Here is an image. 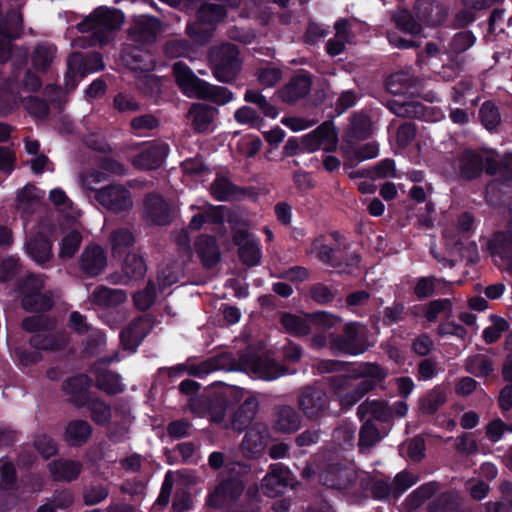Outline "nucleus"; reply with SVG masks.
Here are the masks:
<instances>
[{"label": "nucleus", "instance_id": "c9c22d12", "mask_svg": "<svg viewBox=\"0 0 512 512\" xmlns=\"http://www.w3.org/2000/svg\"><path fill=\"white\" fill-rule=\"evenodd\" d=\"M86 408L89 417L96 425L105 427L110 424L112 419V409L110 404L102 400L96 393L87 401Z\"/></svg>", "mask_w": 512, "mask_h": 512}, {"label": "nucleus", "instance_id": "774afa93", "mask_svg": "<svg viewBox=\"0 0 512 512\" xmlns=\"http://www.w3.org/2000/svg\"><path fill=\"white\" fill-rule=\"evenodd\" d=\"M82 242V235L77 230H72L66 234L60 243V257L72 258L78 251Z\"/></svg>", "mask_w": 512, "mask_h": 512}, {"label": "nucleus", "instance_id": "393cba45", "mask_svg": "<svg viewBox=\"0 0 512 512\" xmlns=\"http://www.w3.org/2000/svg\"><path fill=\"white\" fill-rule=\"evenodd\" d=\"M92 425L83 419L70 420L64 430L63 438L70 447H82L92 437Z\"/></svg>", "mask_w": 512, "mask_h": 512}, {"label": "nucleus", "instance_id": "1a4fd4ad", "mask_svg": "<svg viewBox=\"0 0 512 512\" xmlns=\"http://www.w3.org/2000/svg\"><path fill=\"white\" fill-rule=\"evenodd\" d=\"M124 21L123 13L116 8L98 7L87 18L78 24L80 32L115 31Z\"/></svg>", "mask_w": 512, "mask_h": 512}, {"label": "nucleus", "instance_id": "052dcab7", "mask_svg": "<svg viewBox=\"0 0 512 512\" xmlns=\"http://www.w3.org/2000/svg\"><path fill=\"white\" fill-rule=\"evenodd\" d=\"M238 257L242 264L247 267H255L260 264L262 251L258 239L241 245L238 249Z\"/></svg>", "mask_w": 512, "mask_h": 512}, {"label": "nucleus", "instance_id": "412c9836", "mask_svg": "<svg viewBox=\"0 0 512 512\" xmlns=\"http://www.w3.org/2000/svg\"><path fill=\"white\" fill-rule=\"evenodd\" d=\"M273 427L282 433H292L300 428L302 416L291 405H277L273 409Z\"/></svg>", "mask_w": 512, "mask_h": 512}, {"label": "nucleus", "instance_id": "69168bd1", "mask_svg": "<svg viewBox=\"0 0 512 512\" xmlns=\"http://www.w3.org/2000/svg\"><path fill=\"white\" fill-rule=\"evenodd\" d=\"M54 58L52 47L46 44L36 46L32 55V64L38 71L45 72L50 67Z\"/></svg>", "mask_w": 512, "mask_h": 512}, {"label": "nucleus", "instance_id": "9b49d317", "mask_svg": "<svg viewBox=\"0 0 512 512\" xmlns=\"http://www.w3.org/2000/svg\"><path fill=\"white\" fill-rule=\"evenodd\" d=\"M301 143L308 152H315L323 147L325 152L336 151L338 144V133L334 122L326 120L316 129L304 135Z\"/></svg>", "mask_w": 512, "mask_h": 512}, {"label": "nucleus", "instance_id": "423d86ee", "mask_svg": "<svg viewBox=\"0 0 512 512\" xmlns=\"http://www.w3.org/2000/svg\"><path fill=\"white\" fill-rule=\"evenodd\" d=\"M329 346L334 353L356 356L367 350L366 338L356 323L344 325L341 334L329 335Z\"/></svg>", "mask_w": 512, "mask_h": 512}, {"label": "nucleus", "instance_id": "f3484780", "mask_svg": "<svg viewBox=\"0 0 512 512\" xmlns=\"http://www.w3.org/2000/svg\"><path fill=\"white\" fill-rule=\"evenodd\" d=\"M144 217L155 226H166L172 222L171 208L163 196L148 193L144 199Z\"/></svg>", "mask_w": 512, "mask_h": 512}, {"label": "nucleus", "instance_id": "b1692460", "mask_svg": "<svg viewBox=\"0 0 512 512\" xmlns=\"http://www.w3.org/2000/svg\"><path fill=\"white\" fill-rule=\"evenodd\" d=\"M23 28V16L16 9H10L0 17V37L7 44V47L12 41L21 38Z\"/></svg>", "mask_w": 512, "mask_h": 512}, {"label": "nucleus", "instance_id": "dca6fc26", "mask_svg": "<svg viewBox=\"0 0 512 512\" xmlns=\"http://www.w3.org/2000/svg\"><path fill=\"white\" fill-rule=\"evenodd\" d=\"M244 485L237 478L220 481L207 498V505L212 508H222L235 502L243 493Z\"/></svg>", "mask_w": 512, "mask_h": 512}, {"label": "nucleus", "instance_id": "49530a36", "mask_svg": "<svg viewBox=\"0 0 512 512\" xmlns=\"http://www.w3.org/2000/svg\"><path fill=\"white\" fill-rule=\"evenodd\" d=\"M284 329L293 336H306L311 333L310 320L307 317H301L292 313H284L280 319Z\"/></svg>", "mask_w": 512, "mask_h": 512}, {"label": "nucleus", "instance_id": "4be33fe9", "mask_svg": "<svg viewBox=\"0 0 512 512\" xmlns=\"http://www.w3.org/2000/svg\"><path fill=\"white\" fill-rule=\"evenodd\" d=\"M288 485V471L281 463L270 465L268 473L262 480L263 493L268 497H276L284 493Z\"/></svg>", "mask_w": 512, "mask_h": 512}, {"label": "nucleus", "instance_id": "a211bd4d", "mask_svg": "<svg viewBox=\"0 0 512 512\" xmlns=\"http://www.w3.org/2000/svg\"><path fill=\"white\" fill-rule=\"evenodd\" d=\"M169 153L166 143H150L133 158V165L140 170H156L160 168Z\"/></svg>", "mask_w": 512, "mask_h": 512}, {"label": "nucleus", "instance_id": "37998d69", "mask_svg": "<svg viewBox=\"0 0 512 512\" xmlns=\"http://www.w3.org/2000/svg\"><path fill=\"white\" fill-rule=\"evenodd\" d=\"M360 485L375 500H387L391 495L394 497L392 484L386 480L377 479L368 474L360 481Z\"/></svg>", "mask_w": 512, "mask_h": 512}, {"label": "nucleus", "instance_id": "9d476101", "mask_svg": "<svg viewBox=\"0 0 512 512\" xmlns=\"http://www.w3.org/2000/svg\"><path fill=\"white\" fill-rule=\"evenodd\" d=\"M96 201L113 213L128 212L133 207L130 190L121 184H110L96 191Z\"/></svg>", "mask_w": 512, "mask_h": 512}, {"label": "nucleus", "instance_id": "0e129e2a", "mask_svg": "<svg viewBox=\"0 0 512 512\" xmlns=\"http://www.w3.org/2000/svg\"><path fill=\"white\" fill-rule=\"evenodd\" d=\"M234 119L241 125H249L251 128L260 129L264 125V119L250 106H242L234 113Z\"/></svg>", "mask_w": 512, "mask_h": 512}, {"label": "nucleus", "instance_id": "a18cd8bd", "mask_svg": "<svg viewBox=\"0 0 512 512\" xmlns=\"http://www.w3.org/2000/svg\"><path fill=\"white\" fill-rule=\"evenodd\" d=\"M122 272L127 283L128 280H141L145 277L147 272V265L144 258L134 253H128L122 265Z\"/></svg>", "mask_w": 512, "mask_h": 512}, {"label": "nucleus", "instance_id": "473e14b6", "mask_svg": "<svg viewBox=\"0 0 512 512\" xmlns=\"http://www.w3.org/2000/svg\"><path fill=\"white\" fill-rule=\"evenodd\" d=\"M487 249L493 257L503 261L512 258V233L510 231H496L487 243Z\"/></svg>", "mask_w": 512, "mask_h": 512}, {"label": "nucleus", "instance_id": "f704fd0d", "mask_svg": "<svg viewBox=\"0 0 512 512\" xmlns=\"http://www.w3.org/2000/svg\"><path fill=\"white\" fill-rule=\"evenodd\" d=\"M95 386L109 396L118 395L125 390L120 375L108 369H100L95 372Z\"/></svg>", "mask_w": 512, "mask_h": 512}, {"label": "nucleus", "instance_id": "2eb2a0df", "mask_svg": "<svg viewBox=\"0 0 512 512\" xmlns=\"http://www.w3.org/2000/svg\"><path fill=\"white\" fill-rule=\"evenodd\" d=\"M78 266L86 278L97 277L107 266L106 252L99 244H89L84 247L78 260Z\"/></svg>", "mask_w": 512, "mask_h": 512}, {"label": "nucleus", "instance_id": "c03bdc74", "mask_svg": "<svg viewBox=\"0 0 512 512\" xmlns=\"http://www.w3.org/2000/svg\"><path fill=\"white\" fill-rule=\"evenodd\" d=\"M29 344L32 348L38 351H53L59 352L66 347L64 338L51 333H36L29 339Z\"/></svg>", "mask_w": 512, "mask_h": 512}, {"label": "nucleus", "instance_id": "0eeeda50", "mask_svg": "<svg viewBox=\"0 0 512 512\" xmlns=\"http://www.w3.org/2000/svg\"><path fill=\"white\" fill-rule=\"evenodd\" d=\"M459 175L465 181H473L481 177L485 170L488 175L497 171V162L492 158L484 160L483 155L472 148H465L458 155Z\"/></svg>", "mask_w": 512, "mask_h": 512}, {"label": "nucleus", "instance_id": "6e6d98bb", "mask_svg": "<svg viewBox=\"0 0 512 512\" xmlns=\"http://www.w3.org/2000/svg\"><path fill=\"white\" fill-rule=\"evenodd\" d=\"M388 109L395 115L403 118H415L423 112V105L417 101L389 100Z\"/></svg>", "mask_w": 512, "mask_h": 512}, {"label": "nucleus", "instance_id": "bf43d9fd", "mask_svg": "<svg viewBox=\"0 0 512 512\" xmlns=\"http://www.w3.org/2000/svg\"><path fill=\"white\" fill-rule=\"evenodd\" d=\"M491 326L486 327L482 332V338L486 344L496 343L502 336V333L509 329L508 321L498 315H490Z\"/></svg>", "mask_w": 512, "mask_h": 512}, {"label": "nucleus", "instance_id": "a878e982", "mask_svg": "<svg viewBox=\"0 0 512 512\" xmlns=\"http://www.w3.org/2000/svg\"><path fill=\"white\" fill-rule=\"evenodd\" d=\"M147 334L148 330L143 326L142 318L132 320L120 331L119 338L122 348L136 352Z\"/></svg>", "mask_w": 512, "mask_h": 512}, {"label": "nucleus", "instance_id": "f8f14e48", "mask_svg": "<svg viewBox=\"0 0 512 512\" xmlns=\"http://www.w3.org/2000/svg\"><path fill=\"white\" fill-rule=\"evenodd\" d=\"M171 74L175 85L184 96L199 99L207 81L199 78L183 61L172 64Z\"/></svg>", "mask_w": 512, "mask_h": 512}, {"label": "nucleus", "instance_id": "3c124183", "mask_svg": "<svg viewBox=\"0 0 512 512\" xmlns=\"http://www.w3.org/2000/svg\"><path fill=\"white\" fill-rule=\"evenodd\" d=\"M415 80L407 74L394 73L385 81L386 90L393 95H406L411 93Z\"/></svg>", "mask_w": 512, "mask_h": 512}, {"label": "nucleus", "instance_id": "680f3d73", "mask_svg": "<svg viewBox=\"0 0 512 512\" xmlns=\"http://www.w3.org/2000/svg\"><path fill=\"white\" fill-rule=\"evenodd\" d=\"M21 326L24 331L36 334L52 330L55 321L47 315L40 314L25 317Z\"/></svg>", "mask_w": 512, "mask_h": 512}, {"label": "nucleus", "instance_id": "338daca9", "mask_svg": "<svg viewBox=\"0 0 512 512\" xmlns=\"http://www.w3.org/2000/svg\"><path fill=\"white\" fill-rule=\"evenodd\" d=\"M135 242L133 233L126 228H119L111 234V245L113 253H121L124 250L132 247Z\"/></svg>", "mask_w": 512, "mask_h": 512}, {"label": "nucleus", "instance_id": "4468645a", "mask_svg": "<svg viewBox=\"0 0 512 512\" xmlns=\"http://www.w3.org/2000/svg\"><path fill=\"white\" fill-rule=\"evenodd\" d=\"M357 481L354 469L342 464H328L319 475V482L331 489L344 491L352 488Z\"/></svg>", "mask_w": 512, "mask_h": 512}, {"label": "nucleus", "instance_id": "7ed1b4c3", "mask_svg": "<svg viewBox=\"0 0 512 512\" xmlns=\"http://www.w3.org/2000/svg\"><path fill=\"white\" fill-rule=\"evenodd\" d=\"M239 48L232 43H224L210 51L209 61L214 77L222 83H231L241 70Z\"/></svg>", "mask_w": 512, "mask_h": 512}, {"label": "nucleus", "instance_id": "de8ad7c7", "mask_svg": "<svg viewBox=\"0 0 512 512\" xmlns=\"http://www.w3.org/2000/svg\"><path fill=\"white\" fill-rule=\"evenodd\" d=\"M226 13L224 5L204 3L196 11V19L216 28V24L225 18Z\"/></svg>", "mask_w": 512, "mask_h": 512}, {"label": "nucleus", "instance_id": "c85d7f7f", "mask_svg": "<svg viewBox=\"0 0 512 512\" xmlns=\"http://www.w3.org/2000/svg\"><path fill=\"white\" fill-rule=\"evenodd\" d=\"M26 251L36 263L42 266L53 257L52 243L43 233H37L27 241Z\"/></svg>", "mask_w": 512, "mask_h": 512}, {"label": "nucleus", "instance_id": "2f4dec72", "mask_svg": "<svg viewBox=\"0 0 512 512\" xmlns=\"http://www.w3.org/2000/svg\"><path fill=\"white\" fill-rule=\"evenodd\" d=\"M245 431L241 450L247 458H258L266 446V433L265 431L261 432L255 427L248 428Z\"/></svg>", "mask_w": 512, "mask_h": 512}, {"label": "nucleus", "instance_id": "4c0bfd02", "mask_svg": "<svg viewBox=\"0 0 512 512\" xmlns=\"http://www.w3.org/2000/svg\"><path fill=\"white\" fill-rule=\"evenodd\" d=\"M91 298L97 306L116 307L126 301L127 295L121 289L99 286L93 291Z\"/></svg>", "mask_w": 512, "mask_h": 512}, {"label": "nucleus", "instance_id": "4d7b16f0", "mask_svg": "<svg viewBox=\"0 0 512 512\" xmlns=\"http://www.w3.org/2000/svg\"><path fill=\"white\" fill-rule=\"evenodd\" d=\"M157 298L156 285L149 279L144 289L133 294V303L137 310L145 312L155 303Z\"/></svg>", "mask_w": 512, "mask_h": 512}, {"label": "nucleus", "instance_id": "c756f323", "mask_svg": "<svg viewBox=\"0 0 512 512\" xmlns=\"http://www.w3.org/2000/svg\"><path fill=\"white\" fill-rule=\"evenodd\" d=\"M48 470L54 481L72 482L80 475L82 465L74 460L56 459L48 464Z\"/></svg>", "mask_w": 512, "mask_h": 512}, {"label": "nucleus", "instance_id": "5fc2aeb1", "mask_svg": "<svg viewBox=\"0 0 512 512\" xmlns=\"http://www.w3.org/2000/svg\"><path fill=\"white\" fill-rule=\"evenodd\" d=\"M244 101L255 104L265 117L275 119L279 114L278 109L260 91L247 89L244 93Z\"/></svg>", "mask_w": 512, "mask_h": 512}, {"label": "nucleus", "instance_id": "e2e57ef3", "mask_svg": "<svg viewBox=\"0 0 512 512\" xmlns=\"http://www.w3.org/2000/svg\"><path fill=\"white\" fill-rule=\"evenodd\" d=\"M479 118L482 125L489 131L496 129L501 122L498 107L492 101H485L479 109Z\"/></svg>", "mask_w": 512, "mask_h": 512}, {"label": "nucleus", "instance_id": "ea45409f", "mask_svg": "<svg viewBox=\"0 0 512 512\" xmlns=\"http://www.w3.org/2000/svg\"><path fill=\"white\" fill-rule=\"evenodd\" d=\"M396 28L405 34L412 36L422 32V25L414 18L410 10L406 8L396 9L391 16Z\"/></svg>", "mask_w": 512, "mask_h": 512}, {"label": "nucleus", "instance_id": "58836bf2", "mask_svg": "<svg viewBox=\"0 0 512 512\" xmlns=\"http://www.w3.org/2000/svg\"><path fill=\"white\" fill-rule=\"evenodd\" d=\"M163 52L167 58L193 60L197 54V48L189 39H170L165 43Z\"/></svg>", "mask_w": 512, "mask_h": 512}, {"label": "nucleus", "instance_id": "13d9d810", "mask_svg": "<svg viewBox=\"0 0 512 512\" xmlns=\"http://www.w3.org/2000/svg\"><path fill=\"white\" fill-rule=\"evenodd\" d=\"M310 320L311 328L314 327L321 332H326L332 328L340 326L342 319L327 311H317L307 314Z\"/></svg>", "mask_w": 512, "mask_h": 512}, {"label": "nucleus", "instance_id": "6e6552de", "mask_svg": "<svg viewBox=\"0 0 512 512\" xmlns=\"http://www.w3.org/2000/svg\"><path fill=\"white\" fill-rule=\"evenodd\" d=\"M297 404L308 419L317 420L326 414L330 399L323 388L308 385L300 389L297 395Z\"/></svg>", "mask_w": 512, "mask_h": 512}, {"label": "nucleus", "instance_id": "5701e85b", "mask_svg": "<svg viewBox=\"0 0 512 512\" xmlns=\"http://www.w3.org/2000/svg\"><path fill=\"white\" fill-rule=\"evenodd\" d=\"M357 415L361 421L372 419V422H392V409L385 400L367 398L358 406Z\"/></svg>", "mask_w": 512, "mask_h": 512}, {"label": "nucleus", "instance_id": "f03ea898", "mask_svg": "<svg viewBox=\"0 0 512 512\" xmlns=\"http://www.w3.org/2000/svg\"><path fill=\"white\" fill-rule=\"evenodd\" d=\"M324 236L315 238L308 254H316V258L323 264L330 266L337 270L338 274H352L359 268L362 257L360 253L348 251L346 245L341 247H332L323 243Z\"/></svg>", "mask_w": 512, "mask_h": 512}, {"label": "nucleus", "instance_id": "7c9ffc66", "mask_svg": "<svg viewBox=\"0 0 512 512\" xmlns=\"http://www.w3.org/2000/svg\"><path fill=\"white\" fill-rule=\"evenodd\" d=\"M446 401L447 393L445 389L442 386L437 385L419 398L418 412L422 416H432L446 403Z\"/></svg>", "mask_w": 512, "mask_h": 512}, {"label": "nucleus", "instance_id": "8fccbe9b", "mask_svg": "<svg viewBox=\"0 0 512 512\" xmlns=\"http://www.w3.org/2000/svg\"><path fill=\"white\" fill-rule=\"evenodd\" d=\"M233 92L224 86H218L206 82L199 99L211 101L219 106L225 105L233 100Z\"/></svg>", "mask_w": 512, "mask_h": 512}, {"label": "nucleus", "instance_id": "79ce46f5", "mask_svg": "<svg viewBox=\"0 0 512 512\" xmlns=\"http://www.w3.org/2000/svg\"><path fill=\"white\" fill-rule=\"evenodd\" d=\"M104 68L102 55L98 52L89 53L85 57H82L78 63V67L75 69L73 60L68 61V73L65 79L69 77L70 73H78L81 77L86 76L89 73L100 71ZM66 84L68 82L66 81Z\"/></svg>", "mask_w": 512, "mask_h": 512}, {"label": "nucleus", "instance_id": "cd10ccee", "mask_svg": "<svg viewBox=\"0 0 512 512\" xmlns=\"http://www.w3.org/2000/svg\"><path fill=\"white\" fill-rule=\"evenodd\" d=\"M258 410V401L256 398L247 397L236 409L231 420V426L234 431L243 432L251 428V423Z\"/></svg>", "mask_w": 512, "mask_h": 512}, {"label": "nucleus", "instance_id": "aec40b11", "mask_svg": "<svg viewBox=\"0 0 512 512\" xmlns=\"http://www.w3.org/2000/svg\"><path fill=\"white\" fill-rule=\"evenodd\" d=\"M195 251L206 269L214 268L221 260L218 241L215 236L199 235L194 242Z\"/></svg>", "mask_w": 512, "mask_h": 512}, {"label": "nucleus", "instance_id": "ddd939ff", "mask_svg": "<svg viewBox=\"0 0 512 512\" xmlns=\"http://www.w3.org/2000/svg\"><path fill=\"white\" fill-rule=\"evenodd\" d=\"M93 379L84 373L67 377L62 383V390L68 396V402L75 408L81 409L95 394L91 391Z\"/></svg>", "mask_w": 512, "mask_h": 512}, {"label": "nucleus", "instance_id": "e433bc0d", "mask_svg": "<svg viewBox=\"0 0 512 512\" xmlns=\"http://www.w3.org/2000/svg\"><path fill=\"white\" fill-rule=\"evenodd\" d=\"M217 109L205 103H194L189 109L192 126L197 132H205L212 123Z\"/></svg>", "mask_w": 512, "mask_h": 512}, {"label": "nucleus", "instance_id": "f257e3e1", "mask_svg": "<svg viewBox=\"0 0 512 512\" xmlns=\"http://www.w3.org/2000/svg\"><path fill=\"white\" fill-rule=\"evenodd\" d=\"M387 377L377 363H362L351 375H335L329 378V386L339 400L342 409L348 410Z\"/></svg>", "mask_w": 512, "mask_h": 512}, {"label": "nucleus", "instance_id": "603ef678", "mask_svg": "<svg viewBox=\"0 0 512 512\" xmlns=\"http://www.w3.org/2000/svg\"><path fill=\"white\" fill-rule=\"evenodd\" d=\"M239 192L240 188L224 176H217L211 184V194L217 201H228Z\"/></svg>", "mask_w": 512, "mask_h": 512}, {"label": "nucleus", "instance_id": "864d4df0", "mask_svg": "<svg viewBox=\"0 0 512 512\" xmlns=\"http://www.w3.org/2000/svg\"><path fill=\"white\" fill-rule=\"evenodd\" d=\"M214 31V27L204 24L197 19H195L193 23H188L186 26V33L196 47L209 43L213 37Z\"/></svg>", "mask_w": 512, "mask_h": 512}, {"label": "nucleus", "instance_id": "bb28decb", "mask_svg": "<svg viewBox=\"0 0 512 512\" xmlns=\"http://www.w3.org/2000/svg\"><path fill=\"white\" fill-rule=\"evenodd\" d=\"M395 176L396 165L395 161L391 158L382 159L374 166L360 168L349 174V177L352 179L367 178L370 180L386 179Z\"/></svg>", "mask_w": 512, "mask_h": 512}, {"label": "nucleus", "instance_id": "6ab92c4d", "mask_svg": "<svg viewBox=\"0 0 512 512\" xmlns=\"http://www.w3.org/2000/svg\"><path fill=\"white\" fill-rule=\"evenodd\" d=\"M312 83V75L308 71L301 70L279 90V96L284 102L293 104L309 94Z\"/></svg>", "mask_w": 512, "mask_h": 512}, {"label": "nucleus", "instance_id": "20e7f679", "mask_svg": "<svg viewBox=\"0 0 512 512\" xmlns=\"http://www.w3.org/2000/svg\"><path fill=\"white\" fill-rule=\"evenodd\" d=\"M44 281L38 275H28L18 285L22 308L30 313H45L52 309V297L43 293Z\"/></svg>", "mask_w": 512, "mask_h": 512}, {"label": "nucleus", "instance_id": "39448f33", "mask_svg": "<svg viewBox=\"0 0 512 512\" xmlns=\"http://www.w3.org/2000/svg\"><path fill=\"white\" fill-rule=\"evenodd\" d=\"M239 363L255 377L265 381L275 380L288 372L285 365L266 354L244 352L239 356Z\"/></svg>", "mask_w": 512, "mask_h": 512}, {"label": "nucleus", "instance_id": "a19ab883", "mask_svg": "<svg viewBox=\"0 0 512 512\" xmlns=\"http://www.w3.org/2000/svg\"><path fill=\"white\" fill-rule=\"evenodd\" d=\"M123 60L134 71H149L152 68L149 52L136 46H131L124 50Z\"/></svg>", "mask_w": 512, "mask_h": 512}, {"label": "nucleus", "instance_id": "72a5a7b5", "mask_svg": "<svg viewBox=\"0 0 512 512\" xmlns=\"http://www.w3.org/2000/svg\"><path fill=\"white\" fill-rule=\"evenodd\" d=\"M160 21L152 16H142L134 22L131 33L138 41L153 43L156 40Z\"/></svg>", "mask_w": 512, "mask_h": 512}, {"label": "nucleus", "instance_id": "09e8293b", "mask_svg": "<svg viewBox=\"0 0 512 512\" xmlns=\"http://www.w3.org/2000/svg\"><path fill=\"white\" fill-rule=\"evenodd\" d=\"M362 422L363 424L359 431L358 448L363 453L377 444L381 440V435L372 419H366Z\"/></svg>", "mask_w": 512, "mask_h": 512}]
</instances>
